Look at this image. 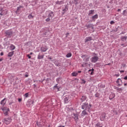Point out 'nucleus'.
I'll return each mask as SVG.
<instances>
[{"label":"nucleus","instance_id":"12","mask_svg":"<svg viewBox=\"0 0 127 127\" xmlns=\"http://www.w3.org/2000/svg\"><path fill=\"white\" fill-rule=\"evenodd\" d=\"M5 33L7 35V36H9L10 37L11 35H12V32L10 30L6 31Z\"/></svg>","mask_w":127,"mask_h":127},{"label":"nucleus","instance_id":"5","mask_svg":"<svg viewBox=\"0 0 127 127\" xmlns=\"http://www.w3.org/2000/svg\"><path fill=\"white\" fill-rule=\"evenodd\" d=\"M98 60L99 57L97 56L92 57V58L90 59V61L91 62H92V63H96V62H97V61H98Z\"/></svg>","mask_w":127,"mask_h":127},{"label":"nucleus","instance_id":"45","mask_svg":"<svg viewBox=\"0 0 127 127\" xmlns=\"http://www.w3.org/2000/svg\"><path fill=\"white\" fill-rule=\"evenodd\" d=\"M115 76H117V77H119L120 74H115Z\"/></svg>","mask_w":127,"mask_h":127},{"label":"nucleus","instance_id":"17","mask_svg":"<svg viewBox=\"0 0 127 127\" xmlns=\"http://www.w3.org/2000/svg\"><path fill=\"white\" fill-rule=\"evenodd\" d=\"M92 40L93 39L91 37H86L85 38V42H88V41H91V40Z\"/></svg>","mask_w":127,"mask_h":127},{"label":"nucleus","instance_id":"24","mask_svg":"<svg viewBox=\"0 0 127 127\" xmlns=\"http://www.w3.org/2000/svg\"><path fill=\"white\" fill-rule=\"evenodd\" d=\"M5 103H6V102L5 101V98H4V99L1 101V105H2V106H4V105H5Z\"/></svg>","mask_w":127,"mask_h":127},{"label":"nucleus","instance_id":"2","mask_svg":"<svg viewBox=\"0 0 127 127\" xmlns=\"http://www.w3.org/2000/svg\"><path fill=\"white\" fill-rule=\"evenodd\" d=\"M70 100H71V96L69 94L65 95L64 97V101L65 104H68Z\"/></svg>","mask_w":127,"mask_h":127},{"label":"nucleus","instance_id":"6","mask_svg":"<svg viewBox=\"0 0 127 127\" xmlns=\"http://www.w3.org/2000/svg\"><path fill=\"white\" fill-rule=\"evenodd\" d=\"M81 58H83V61H85V62H88L90 60V57L87 55H82Z\"/></svg>","mask_w":127,"mask_h":127},{"label":"nucleus","instance_id":"27","mask_svg":"<svg viewBox=\"0 0 127 127\" xmlns=\"http://www.w3.org/2000/svg\"><path fill=\"white\" fill-rule=\"evenodd\" d=\"M34 16H33L32 14H29L28 16V18L29 19H31V18H34Z\"/></svg>","mask_w":127,"mask_h":127},{"label":"nucleus","instance_id":"22","mask_svg":"<svg viewBox=\"0 0 127 127\" xmlns=\"http://www.w3.org/2000/svg\"><path fill=\"white\" fill-rule=\"evenodd\" d=\"M86 27H87V28H91V27H92V29L94 28L93 27V24H86Z\"/></svg>","mask_w":127,"mask_h":127},{"label":"nucleus","instance_id":"39","mask_svg":"<svg viewBox=\"0 0 127 127\" xmlns=\"http://www.w3.org/2000/svg\"><path fill=\"white\" fill-rule=\"evenodd\" d=\"M28 93H27L26 94H25V98H27L28 97Z\"/></svg>","mask_w":127,"mask_h":127},{"label":"nucleus","instance_id":"23","mask_svg":"<svg viewBox=\"0 0 127 127\" xmlns=\"http://www.w3.org/2000/svg\"><path fill=\"white\" fill-rule=\"evenodd\" d=\"M123 88H117V91L118 93H122L123 92Z\"/></svg>","mask_w":127,"mask_h":127},{"label":"nucleus","instance_id":"53","mask_svg":"<svg viewBox=\"0 0 127 127\" xmlns=\"http://www.w3.org/2000/svg\"><path fill=\"white\" fill-rule=\"evenodd\" d=\"M118 11H121V9H118Z\"/></svg>","mask_w":127,"mask_h":127},{"label":"nucleus","instance_id":"37","mask_svg":"<svg viewBox=\"0 0 127 127\" xmlns=\"http://www.w3.org/2000/svg\"><path fill=\"white\" fill-rule=\"evenodd\" d=\"M96 98H99L100 97V95L98 93H97L95 95Z\"/></svg>","mask_w":127,"mask_h":127},{"label":"nucleus","instance_id":"19","mask_svg":"<svg viewBox=\"0 0 127 127\" xmlns=\"http://www.w3.org/2000/svg\"><path fill=\"white\" fill-rule=\"evenodd\" d=\"M14 49H15V46L11 44L10 46V50H11V51H12V50H14Z\"/></svg>","mask_w":127,"mask_h":127},{"label":"nucleus","instance_id":"30","mask_svg":"<svg viewBox=\"0 0 127 127\" xmlns=\"http://www.w3.org/2000/svg\"><path fill=\"white\" fill-rule=\"evenodd\" d=\"M92 19H97L98 18V14H95L92 17Z\"/></svg>","mask_w":127,"mask_h":127},{"label":"nucleus","instance_id":"34","mask_svg":"<svg viewBox=\"0 0 127 127\" xmlns=\"http://www.w3.org/2000/svg\"><path fill=\"white\" fill-rule=\"evenodd\" d=\"M94 13V10H91L90 11H89V14H93Z\"/></svg>","mask_w":127,"mask_h":127},{"label":"nucleus","instance_id":"3","mask_svg":"<svg viewBox=\"0 0 127 127\" xmlns=\"http://www.w3.org/2000/svg\"><path fill=\"white\" fill-rule=\"evenodd\" d=\"M11 121H12V119H11L10 117H9L4 119V123L6 124V125H9V124L11 123Z\"/></svg>","mask_w":127,"mask_h":127},{"label":"nucleus","instance_id":"36","mask_svg":"<svg viewBox=\"0 0 127 127\" xmlns=\"http://www.w3.org/2000/svg\"><path fill=\"white\" fill-rule=\"evenodd\" d=\"M126 12H127V10H124L123 13V15H125V16L127 15V14H126Z\"/></svg>","mask_w":127,"mask_h":127},{"label":"nucleus","instance_id":"47","mask_svg":"<svg viewBox=\"0 0 127 127\" xmlns=\"http://www.w3.org/2000/svg\"><path fill=\"white\" fill-rule=\"evenodd\" d=\"M3 55V52H1V53H0V56H2Z\"/></svg>","mask_w":127,"mask_h":127},{"label":"nucleus","instance_id":"38","mask_svg":"<svg viewBox=\"0 0 127 127\" xmlns=\"http://www.w3.org/2000/svg\"><path fill=\"white\" fill-rule=\"evenodd\" d=\"M27 57L29 59H31V56H30V55H27Z\"/></svg>","mask_w":127,"mask_h":127},{"label":"nucleus","instance_id":"1","mask_svg":"<svg viewBox=\"0 0 127 127\" xmlns=\"http://www.w3.org/2000/svg\"><path fill=\"white\" fill-rule=\"evenodd\" d=\"M91 107H92V105L88 103H83L81 106V109L82 110L87 111V112H89Z\"/></svg>","mask_w":127,"mask_h":127},{"label":"nucleus","instance_id":"59","mask_svg":"<svg viewBox=\"0 0 127 127\" xmlns=\"http://www.w3.org/2000/svg\"><path fill=\"white\" fill-rule=\"evenodd\" d=\"M11 60V58H10V60Z\"/></svg>","mask_w":127,"mask_h":127},{"label":"nucleus","instance_id":"28","mask_svg":"<svg viewBox=\"0 0 127 127\" xmlns=\"http://www.w3.org/2000/svg\"><path fill=\"white\" fill-rule=\"evenodd\" d=\"M87 99V97L86 96H82V98H81V101L82 102H84V101H86Z\"/></svg>","mask_w":127,"mask_h":127},{"label":"nucleus","instance_id":"60","mask_svg":"<svg viewBox=\"0 0 127 127\" xmlns=\"http://www.w3.org/2000/svg\"><path fill=\"white\" fill-rule=\"evenodd\" d=\"M57 82H58V80H57Z\"/></svg>","mask_w":127,"mask_h":127},{"label":"nucleus","instance_id":"57","mask_svg":"<svg viewBox=\"0 0 127 127\" xmlns=\"http://www.w3.org/2000/svg\"><path fill=\"white\" fill-rule=\"evenodd\" d=\"M66 34H67V35L69 34V33H67Z\"/></svg>","mask_w":127,"mask_h":127},{"label":"nucleus","instance_id":"26","mask_svg":"<svg viewBox=\"0 0 127 127\" xmlns=\"http://www.w3.org/2000/svg\"><path fill=\"white\" fill-rule=\"evenodd\" d=\"M33 103H34V102L32 100H30L28 102V104L29 105H30V106H33Z\"/></svg>","mask_w":127,"mask_h":127},{"label":"nucleus","instance_id":"8","mask_svg":"<svg viewBox=\"0 0 127 127\" xmlns=\"http://www.w3.org/2000/svg\"><path fill=\"white\" fill-rule=\"evenodd\" d=\"M106 116H107V114L103 113L100 116V121L102 122H103V121H105V120H106Z\"/></svg>","mask_w":127,"mask_h":127},{"label":"nucleus","instance_id":"42","mask_svg":"<svg viewBox=\"0 0 127 127\" xmlns=\"http://www.w3.org/2000/svg\"><path fill=\"white\" fill-rule=\"evenodd\" d=\"M81 81H82V83H83V84H85V83H86V81H85V80H84V79H82Z\"/></svg>","mask_w":127,"mask_h":127},{"label":"nucleus","instance_id":"25","mask_svg":"<svg viewBox=\"0 0 127 127\" xmlns=\"http://www.w3.org/2000/svg\"><path fill=\"white\" fill-rule=\"evenodd\" d=\"M72 76H73V77H76L78 75V72H77V71L75 72H73L71 73Z\"/></svg>","mask_w":127,"mask_h":127},{"label":"nucleus","instance_id":"40","mask_svg":"<svg viewBox=\"0 0 127 127\" xmlns=\"http://www.w3.org/2000/svg\"><path fill=\"white\" fill-rule=\"evenodd\" d=\"M18 102H19V103H20V102H21V101H22V99H21V98H19V99H18Z\"/></svg>","mask_w":127,"mask_h":127},{"label":"nucleus","instance_id":"46","mask_svg":"<svg viewBox=\"0 0 127 127\" xmlns=\"http://www.w3.org/2000/svg\"><path fill=\"white\" fill-rule=\"evenodd\" d=\"M25 77L26 78H27V77H28V74H25Z\"/></svg>","mask_w":127,"mask_h":127},{"label":"nucleus","instance_id":"21","mask_svg":"<svg viewBox=\"0 0 127 127\" xmlns=\"http://www.w3.org/2000/svg\"><path fill=\"white\" fill-rule=\"evenodd\" d=\"M94 68H92L91 69H89L88 70V73L90 75H93V74H94Z\"/></svg>","mask_w":127,"mask_h":127},{"label":"nucleus","instance_id":"7","mask_svg":"<svg viewBox=\"0 0 127 127\" xmlns=\"http://www.w3.org/2000/svg\"><path fill=\"white\" fill-rule=\"evenodd\" d=\"M46 13H48V17L50 18H53L54 17V13L52 11H49L46 12Z\"/></svg>","mask_w":127,"mask_h":127},{"label":"nucleus","instance_id":"55","mask_svg":"<svg viewBox=\"0 0 127 127\" xmlns=\"http://www.w3.org/2000/svg\"><path fill=\"white\" fill-rule=\"evenodd\" d=\"M127 83H125L124 84V86H127Z\"/></svg>","mask_w":127,"mask_h":127},{"label":"nucleus","instance_id":"31","mask_svg":"<svg viewBox=\"0 0 127 127\" xmlns=\"http://www.w3.org/2000/svg\"><path fill=\"white\" fill-rule=\"evenodd\" d=\"M71 56H72V54H71L70 53H68L66 55V57H67V58H69V57H71Z\"/></svg>","mask_w":127,"mask_h":127},{"label":"nucleus","instance_id":"32","mask_svg":"<svg viewBox=\"0 0 127 127\" xmlns=\"http://www.w3.org/2000/svg\"><path fill=\"white\" fill-rule=\"evenodd\" d=\"M56 4H62V3H63V1H58L56 2Z\"/></svg>","mask_w":127,"mask_h":127},{"label":"nucleus","instance_id":"44","mask_svg":"<svg viewBox=\"0 0 127 127\" xmlns=\"http://www.w3.org/2000/svg\"><path fill=\"white\" fill-rule=\"evenodd\" d=\"M77 73H82V71H81V70H78L77 72Z\"/></svg>","mask_w":127,"mask_h":127},{"label":"nucleus","instance_id":"48","mask_svg":"<svg viewBox=\"0 0 127 127\" xmlns=\"http://www.w3.org/2000/svg\"><path fill=\"white\" fill-rule=\"evenodd\" d=\"M124 80H127V76L124 77Z\"/></svg>","mask_w":127,"mask_h":127},{"label":"nucleus","instance_id":"50","mask_svg":"<svg viewBox=\"0 0 127 127\" xmlns=\"http://www.w3.org/2000/svg\"><path fill=\"white\" fill-rule=\"evenodd\" d=\"M48 59H50V60H51L52 59V58H51V57H49V58H48Z\"/></svg>","mask_w":127,"mask_h":127},{"label":"nucleus","instance_id":"56","mask_svg":"<svg viewBox=\"0 0 127 127\" xmlns=\"http://www.w3.org/2000/svg\"><path fill=\"white\" fill-rule=\"evenodd\" d=\"M2 60V59H0V62H1Z\"/></svg>","mask_w":127,"mask_h":127},{"label":"nucleus","instance_id":"49","mask_svg":"<svg viewBox=\"0 0 127 127\" xmlns=\"http://www.w3.org/2000/svg\"><path fill=\"white\" fill-rule=\"evenodd\" d=\"M124 72H125V71H124V70H120V73H124Z\"/></svg>","mask_w":127,"mask_h":127},{"label":"nucleus","instance_id":"43","mask_svg":"<svg viewBox=\"0 0 127 127\" xmlns=\"http://www.w3.org/2000/svg\"><path fill=\"white\" fill-rule=\"evenodd\" d=\"M114 23H115V21H111L110 22V24H114Z\"/></svg>","mask_w":127,"mask_h":127},{"label":"nucleus","instance_id":"15","mask_svg":"<svg viewBox=\"0 0 127 127\" xmlns=\"http://www.w3.org/2000/svg\"><path fill=\"white\" fill-rule=\"evenodd\" d=\"M115 97H116V95L114 93H111L109 96V99L110 100H113Z\"/></svg>","mask_w":127,"mask_h":127},{"label":"nucleus","instance_id":"52","mask_svg":"<svg viewBox=\"0 0 127 127\" xmlns=\"http://www.w3.org/2000/svg\"><path fill=\"white\" fill-rule=\"evenodd\" d=\"M58 127H64V126H60Z\"/></svg>","mask_w":127,"mask_h":127},{"label":"nucleus","instance_id":"14","mask_svg":"<svg viewBox=\"0 0 127 127\" xmlns=\"http://www.w3.org/2000/svg\"><path fill=\"white\" fill-rule=\"evenodd\" d=\"M13 54H14V51L10 52L7 54L8 57H12L13 56Z\"/></svg>","mask_w":127,"mask_h":127},{"label":"nucleus","instance_id":"58","mask_svg":"<svg viewBox=\"0 0 127 127\" xmlns=\"http://www.w3.org/2000/svg\"><path fill=\"white\" fill-rule=\"evenodd\" d=\"M107 65H110V64H108Z\"/></svg>","mask_w":127,"mask_h":127},{"label":"nucleus","instance_id":"18","mask_svg":"<svg viewBox=\"0 0 127 127\" xmlns=\"http://www.w3.org/2000/svg\"><path fill=\"white\" fill-rule=\"evenodd\" d=\"M73 116L74 117V120H75V122H78V114H73Z\"/></svg>","mask_w":127,"mask_h":127},{"label":"nucleus","instance_id":"54","mask_svg":"<svg viewBox=\"0 0 127 127\" xmlns=\"http://www.w3.org/2000/svg\"><path fill=\"white\" fill-rule=\"evenodd\" d=\"M11 104H12V102H10V103H9V105H11Z\"/></svg>","mask_w":127,"mask_h":127},{"label":"nucleus","instance_id":"16","mask_svg":"<svg viewBox=\"0 0 127 127\" xmlns=\"http://www.w3.org/2000/svg\"><path fill=\"white\" fill-rule=\"evenodd\" d=\"M86 115H88V113L86 111V110H83L81 112V117H85Z\"/></svg>","mask_w":127,"mask_h":127},{"label":"nucleus","instance_id":"41","mask_svg":"<svg viewBox=\"0 0 127 127\" xmlns=\"http://www.w3.org/2000/svg\"><path fill=\"white\" fill-rule=\"evenodd\" d=\"M100 125H101V124H100V123H97V124L96 125V126L97 127H99V126H100Z\"/></svg>","mask_w":127,"mask_h":127},{"label":"nucleus","instance_id":"10","mask_svg":"<svg viewBox=\"0 0 127 127\" xmlns=\"http://www.w3.org/2000/svg\"><path fill=\"white\" fill-rule=\"evenodd\" d=\"M4 14H6V10L0 8V15H4Z\"/></svg>","mask_w":127,"mask_h":127},{"label":"nucleus","instance_id":"29","mask_svg":"<svg viewBox=\"0 0 127 127\" xmlns=\"http://www.w3.org/2000/svg\"><path fill=\"white\" fill-rule=\"evenodd\" d=\"M127 36L122 37L121 40H122V41H127Z\"/></svg>","mask_w":127,"mask_h":127},{"label":"nucleus","instance_id":"33","mask_svg":"<svg viewBox=\"0 0 127 127\" xmlns=\"http://www.w3.org/2000/svg\"><path fill=\"white\" fill-rule=\"evenodd\" d=\"M67 10H68V7H65V8L63 9V11H64V12H66V11H67Z\"/></svg>","mask_w":127,"mask_h":127},{"label":"nucleus","instance_id":"11","mask_svg":"<svg viewBox=\"0 0 127 127\" xmlns=\"http://www.w3.org/2000/svg\"><path fill=\"white\" fill-rule=\"evenodd\" d=\"M61 88H60V86H58V84H56L54 87V90L55 92H58L59 91H60Z\"/></svg>","mask_w":127,"mask_h":127},{"label":"nucleus","instance_id":"20","mask_svg":"<svg viewBox=\"0 0 127 127\" xmlns=\"http://www.w3.org/2000/svg\"><path fill=\"white\" fill-rule=\"evenodd\" d=\"M44 58V55H40V53L38 55L37 59H43Z\"/></svg>","mask_w":127,"mask_h":127},{"label":"nucleus","instance_id":"4","mask_svg":"<svg viewBox=\"0 0 127 127\" xmlns=\"http://www.w3.org/2000/svg\"><path fill=\"white\" fill-rule=\"evenodd\" d=\"M2 111L3 112V114L5 116H7L8 113L9 112V108H7L6 107H3L1 109Z\"/></svg>","mask_w":127,"mask_h":127},{"label":"nucleus","instance_id":"13","mask_svg":"<svg viewBox=\"0 0 127 127\" xmlns=\"http://www.w3.org/2000/svg\"><path fill=\"white\" fill-rule=\"evenodd\" d=\"M48 49L46 47H42L41 48V51L42 52H46Z\"/></svg>","mask_w":127,"mask_h":127},{"label":"nucleus","instance_id":"51","mask_svg":"<svg viewBox=\"0 0 127 127\" xmlns=\"http://www.w3.org/2000/svg\"><path fill=\"white\" fill-rule=\"evenodd\" d=\"M32 54H33V53H30V55H32Z\"/></svg>","mask_w":127,"mask_h":127},{"label":"nucleus","instance_id":"9","mask_svg":"<svg viewBox=\"0 0 127 127\" xmlns=\"http://www.w3.org/2000/svg\"><path fill=\"white\" fill-rule=\"evenodd\" d=\"M117 83L118 84V86L119 87H121L122 85H123V81L121 78H118L116 81Z\"/></svg>","mask_w":127,"mask_h":127},{"label":"nucleus","instance_id":"35","mask_svg":"<svg viewBox=\"0 0 127 127\" xmlns=\"http://www.w3.org/2000/svg\"><path fill=\"white\" fill-rule=\"evenodd\" d=\"M50 20H51V19L49 17H48L46 19V21H47V22H49V21H50Z\"/></svg>","mask_w":127,"mask_h":127}]
</instances>
